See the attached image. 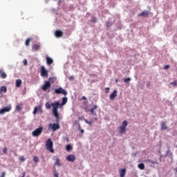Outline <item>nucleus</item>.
<instances>
[{
  "mask_svg": "<svg viewBox=\"0 0 177 177\" xmlns=\"http://www.w3.org/2000/svg\"><path fill=\"white\" fill-rule=\"evenodd\" d=\"M109 92H110V88H109V87H108V88H105V93H109Z\"/></svg>",
  "mask_w": 177,
  "mask_h": 177,
  "instance_id": "nucleus-35",
  "label": "nucleus"
},
{
  "mask_svg": "<svg viewBox=\"0 0 177 177\" xmlns=\"http://www.w3.org/2000/svg\"><path fill=\"white\" fill-rule=\"evenodd\" d=\"M49 92H50V90H48V93H49Z\"/></svg>",
  "mask_w": 177,
  "mask_h": 177,
  "instance_id": "nucleus-53",
  "label": "nucleus"
},
{
  "mask_svg": "<svg viewBox=\"0 0 177 177\" xmlns=\"http://www.w3.org/2000/svg\"><path fill=\"white\" fill-rule=\"evenodd\" d=\"M49 128H51L52 131L55 132V131H57V129H60V125H59V123H50L48 125Z\"/></svg>",
  "mask_w": 177,
  "mask_h": 177,
  "instance_id": "nucleus-6",
  "label": "nucleus"
},
{
  "mask_svg": "<svg viewBox=\"0 0 177 177\" xmlns=\"http://www.w3.org/2000/svg\"><path fill=\"white\" fill-rule=\"evenodd\" d=\"M81 128V124H79V129Z\"/></svg>",
  "mask_w": 177,
  "mask_h": 177,
  "instance_id": "nucleus-51",
  "label": "nucleus"
},
{
  "mask_svg": "<svg viewBox=\"0 0 177 177\" xmlns=\"http://www.w3.org/2000/svg\"><path fill=\"white\" fill-rule=\"evenodd\" d=\"M151 84H150V82H149L147 84V88H149V86H151Z\"/></svg>",
  "mask_w": 177,
  "mask_h": 177,
  "instance_id": "nucleus-43",
  "label": "nucleus"
},
{
  "mask_svg": "<svg viewBox=\"0 0 177 177\" xmlns=\"http://www.w3.org/2000/svg\"><path fill=\"white\" fill-rule=\"evenodd\" d=\"M125 174H127V169H120V177H124Z\"/></svg>",
  "mask_w": 177,
  "mask_h": 177,
  "instance_id": "nucleus-16",
  "label": "nucleus"
},
{
  "mask_svg": "<svg viewBox=\"0 0 177 177\" xmlns=\"http://www.w3.org/2000/svg\"><path fill=\"white\" fill-rule=\"evenodd\" d=\"M21 106H20V105H19V104H17V106H16V107H15V110L17 111H21Z\"/></svg>",
  "mask_w": 177,
  "mask_h": 177,
  "instance_id": "nucleus-27",
  "label": "nucleus"
},
{
  "mask_svg": "<svg viewBox=\"0 0 177 177\" xmlns=\"http://www.w3.org/2000/svg\"><path fill=\"white\" fill-rule=\"evenodd\" d=\"M51 106L53 107V114L54 117H55L57 120V122H59L60 121V117L59 116V112L57 109H59V106H61V104H59V102H56L51 104Z\"/></svg>",
  "mask_w": 177,
  "mask_h": 177,
  "instance_id": "nucleus-1",
  "label": "nucleus"
},
{
  "mask_svg": "<svg viewBox=\"0 0 177 177\" xmlns=\"http://www.w3.org/2000/svg\"><path fill=\"white\" fill-rule=\"evenodd\" d=\"M69 80H74V77L73 76L69 77Z\"/></svg>",
  "mask_w": 177,
  "mask_h": 177,
  "instance_id": "nucleus-47",
  "label": "nucleus"
},
{
  "mask_svg": "<svg viewBox=\"0 0 177 177\" xmlns=\"http://www.w3.org/2000/svg\"><path fill=\"white\" fill-rule=\"evenodd\" d=\"M3 154H6V153H8V149L4 148L3 150Z\"/></svg>",
  "mask_w": 177,
  "mask_h": 177,
  "instance_id": "nucleus-36",
  "label": "nucleus"
},
{
  "mask_svg": "<svg viewBox=\"0 0 177 177\" xmlns=\"http://www.w3.org/2000/svg\"><path fill=\"white\" fill-rule=\"evenodd\" d=\"M5 175H6V173L5 171H3L1 177H5Z\"/></svg>",
  "mask_w": 177,
  "mask_h": 177,
  "instance_id": "nucleus-41",
  "label": "nucleus"
},
{
  "mask_svg": "<svg viewBox=\"0 0 177 177\" xmlns=\"http://www.w3.org/2000/svg\"><path fill=\"white\" fill-rule=\"evenodd\" d=\"M38 109H41V106H39V107H37L35 106L34 108V111H33V114L35 115V114H37V111H38Z\"/></svg>",
  "mask_w": 177,
  "mask_h": 177,
  "instance_id": "nucleus-25",
  "label": "nucleus"
},
{
  "mask_svg": "<svg viewBox=\"0 0 177 177\" xmlns=\"http://www.w3.org/2000/svg\"><path fill=\"white\" fill-rule=\"evenodd\" d=\"M169 67H170L169 65H166V66H165V70H168V68H169Z\"/></svg>",
  "mask_w": 177,
  "mask_h": 177,
  "instance_id": "nucleus-42",
  "label": "nucleus"
},
{
  "mask_svg": "<svg viewBox=\"0 0 177 177\" xmlns=\"http://www.w3.org/2000/svg\"><path fill=\"white\" fill-rule=\"evenodd\" d=\"M138 16H142V17H149V11H143L142 12L139 14Z\"/></svg>",
  "mask_w": 177,
  "mask_h": 177,
  "instance_id": "nucleus-14",
  "label": "nucleus"
},
{
  "mask_svg": "<svg viewBox=\"0 0 177 177\" xmlns=\"http://www.w3.org/2000/svg\"><path fill=\"white\" fill-rule=\"evenodd\" d=\"M24 176H26V172H24V173H23V175H22L21 177H24Z\"/></svg>",
  "mask_w": 177,
  "mask_h": 177,
  "instance_id": "nucleus-48",
  "label": "nucleus"
},
{
  "mask_svg": "<svg viewBox=\"0 0 177 177\" xmlns=\"http://www.w3.org/2000/svg\"><path fill=\"white\" fill-rule=\"evenodd\" d=\"M55 93L57 95H64V96H67V91H66L63 88L59 87V88L55 89Z\"/></svg>",
  "mask_w": 177,
  "mask_h": 177,
  "instance_id": "nucleus-5",
  "label": "nucleus"
},
{
  "mask_svg": "<svg viewBox=\"0 0 177 177\" xmlns=\"http://www.w3.org/2000/svg\"><path fill=\"white\" fill-rule=\"evenodd\" d=\"M66 160L71 162H74V161H75V156L73 154L68 155L66 158Z\"/></svg>",
  "mask_w": 177,
  "mask_h": 177,
  "instance_id": "nucleus-10",
  "label": "nucleus"
},
{
  "mask_svg": "<svg viewBox=\"0 0 177 177\" xmlns=\"http://www.w3.org/2000/svg\"><path fill=\"white\" fill-rule=\"evenodd\" d=\"M170 85H173V86H176L177 85V81L174 80V82L170 83Z\"/></svg>",
  "mask_w": 177,
  "mask_h": 177,
  "instance_id": "nucleus-32",
  "label": "nucleus"
},
{
  "mask_svg": "<svg viewBox=\"0 0 177 177\" xmlns=\"http://www.w3.org/2000/svg\"><path fill=\"white\" fill-rule=\"evenodd\" d=\"M82 100H86V97L82 96Z\"/></svg>",
  "mask_w": 177,
  "mask_h": 177,
  "instance_id": "nucleus-46",
  "label": "nucleus"
},
{
  "mask_svg": "<svg viewBox=\"0 0 177 177\" xmlns=\"http://www.w3.org/2000/svg\"><path fill=\"white\" fill-rule=\"evenodd\" d=\"M150 162L153 164V165H154V164H159V162L157 161H150Z\"/></svg>",
  "mask_w": 177,
  "mask_h": 177,
  "instance_id": "nucleus-38",
  "label": "nucleus"
},
{
  "mask_svg": "<svg viewBox=\"0 0 177 177\" xmlns=\"http://www.w3.org/2000/svg\"><path fill=\"white\" fill-rule=\"evenodd\" d=\"M30 42H31V39H27L25 42L26 46H30Z\"/></svg>",
  "mask_w": 177,
  "mask_h": 177,
  "instance_id": "nucleus-26",
  "label": "nucleus"
},
{
  "mask_svg": "<svg viewBox=\"0 0 177 177\" xmlns=\"http://www.w3.org/2000/svg\"><path fill=\"white\" fill-rule=\"evenodd\" d=\"M117 93H118L117 90H114L113 93L110 95V97H109L110 100H114V99H115V97H117L118 96Z\"/></svg>",
  "mask_w": 177,
  "mask_h": 177,
  "instance_id": "nucleus-11",
  "label": "nucleus"
},
{
  "mask_svg": "<svg viewBox=\"0 0 177 177\" xmlns=\"http://www.w3.org/2000/svg\"><path fill=\"white\" fill-rule=\"evenodd\" d=\"M124 82L125 83H128L129 82V81H131V78L130 77H128V78H126V79H124Z\"/></svg>",
  "mask_w": 177,
  "mask_h": 177,
  "instance_id": "nucleus-33",
  "label": "nucleus"
},
{
  "mask_svg": "<svg viewBox=\"0 0 177 177\" xmlns=\"http://www.w3.org/2000/svg\"><path fill=\"white\" fill-rule=\"evenodd\" d=\"M54 176H55V177H59V174H57V173L55 174H54Z\"/></svg>",
  "mask_w": 177,
  "mask_h": 177,
  "instance_id": "nucleus-45",
  "label": "nucleus"
},
{
  "mask_svg": "<svg viewBox=\"0 0 177 177\" xmlns=\"http://www.w3.org/2000/svg\"><path fill=\"white\" fill-rule=\"evenodd\" d=\"M55 37H57V38H60L63 37V32L62 30H56Z\"/></svg>",
  "mask_w": 177,
  "mask_h": 177,
  "instance_id": "nucleus-13",
  "label": "nucleus"
},
{
  "mask_svg": "<svg viewBox=\"0 0 177 177\" xmlns=\"http://www.w3.org/2000/svg\"><path fill=\"white\" fill-rule=\"evenodd\" d=\"M23 63H24V66H27L28 62H27V60L26 59H24Z\"/></svg>",
  "mask_w": 177,
  "mask_h": 177,
  "instance_id": "nucleus-39",
  "label": "nucleus"
},
{
  "mask_svg": "<svg viewBox=\"0 0 177 177\" xmlns=\"http://www.w3.org/2000/svg\"><path fill=\"white\" fill-rule=\"evenodd\" d=\"M0 77L3 79L5 80L6 77H8V75H6V73L3 71L2 69H0Z\"/></svg>",
  "mask_w": 177,
  "mask_h": 177,
  "instance_id": "nucleus-12",
  "label": "nucleus"
},
{
  "mask_svg": "<svg viewBox=\"0 0 177 177\" xmlns=\"http://www.w3.org/2000/svg\"><path fill=\"white\" fill-rule=\"evenodd\" d=\"M66 103H67V97H64L62 98V102L61 104V107H62V106H64V104H66Z\"/></svg>",
  "mask_w": 177,
  "mask_h": 177,
  "instance_id": "nucleus-23",
  "label": "nucleus"
},
{
  "mask_svg": "<svg viewBox=\"0 0 177 177\" xmlns=\"http://www.w3.org/2000/svg\"><path fill=\"white\" fill-rule=\"evenodd\" d=\"M39 48H41V45L39 44H34L32 47V50H39Z\"/></svg>",
  "mask_w": 177,
  "mask_h": 177,
  "instance_id": "nucleus-15",
  "label": "nucleus"
},
{
  "mask_svg": "<svg viewBox=\"0 0 177 177\" xmlns=\"http://www.w3.org/2000/svg\"><path fill=\"white\" fill-rule=\"evenodd\" d=\"M56 165H57V167H61L62 166V163L60 162V160H59V158H57L56 161L54 163V167H56Z\"/></svg>",
  "mask_w": 177,
  "mask_h": 177,
  "instance_id": "nucleus-19",
  "label": "nucleus"
},
{
  "mask_svg": "<svg viewBox=\"0 0 177 177\" xmlns=\"http://www.w3.org/2000/svg\"><path fill=\"white\" fill-rule=\"evenodd\" d=\"M64 139L65 140H66L67 143H68V137H65Z\"/></svg>",
  "mask_w": 177,
  "mask_h": 177,
  "instance_id": "nucleus-44",
  "label": "nucleus"
},
{
  "mask_svg": "<svg viewBox=\"0 0 177 177\" xmlns=\"http://www.w3.org/2000/svg\"><path fill=\"white\" fill-rule=\"evenodd\" d=\"M49 74L48 71L45 68V66H41V77H48Z\"/></svg>",
  "mask_w": 177,
  "mask_h": 177,
  "instance_id": "nucleus-8",
  "label": "nucleus"
},
{
  "mask_svg": "<svg viewBox=\"0 0 177 177\" xmlns=\"http://www.w3.org/2000/svg\"><path fill=\"white\" fill-rule=\"evenodd\" d=\"M50 86H51L50 82L46 81L44 85L42 86L41 89L42 91H44V92H46V91H48V89H49Z\"/></svg>",
  "mask_w": 177,
  "mask_h": 177,
  "instance_id": "nucleus-7",
  "label": "nucleus"
},
{
  "mask_svg": "<svg viewBox=\"0 0 177 177\" xmlns=\"http://www.w3.org/2000/svg\"><path fill=\"white\" fill-rule=\"evenodd\" d=\"M111 26H113V24H111L110 21L106 23V27H111Z\"/></svg>",
  "mask_w": 177,
  "mask_h": 177,
  "instance_id": "nucleus-34",
  "label": "nucleus"
},
{
  "mask_svg": "<svg viewBox=\"0 0 177 177\" xmlns=\"http://www.w3.org/2000/svg\"><path fill=\"white\" fill-rule=\"evenodd\" d=\"M115 82H118V80L117 79L115 80Z\"/></svg>",
  "mask_w": 177,
  "mask_h": 177,
  "instance_id": "nucleus-52",
  "label": "nucleus"
},
{
  "mask_svg": "<svg viewBox=\"0 0 177 177\" xmlns=\"http://www.w3.org/2000/svg\"><path fill=\"white\" fill-rule=\"evenodd\" d=\"M51 106H52V104L50 105V104L49 102L46 103V109H50Z\"/></svg>",
  "mask_w": 177,
  "mask_h": 177,
  "instance_id": "nucleus-31",
  "label": "nucleus"
},
{
  "mask_svg": "<svg viewBox=\"0 0 177 177\" xmlns=\"http://www.w3.org/2000/svg\"><path fill=\"white\" fill-rule=\"evenodd\" d=\"M42 131H44V128L42 127H40L36 129L35 131H33L32 133V136H35V137L39 136V135L42 133Z\"/></svg>",
  "mask_w": 177,
  "mask_h": 177,
  "instance_id": "nucleus-4",
  "label": "nucleus"
},
{
  "mask_svg": "<svg viewBox=\"0 0 177 177\" xmlns=\"http://www.w3.org/2000/svg\"><path fill=\"white\" fill-rule=\"evenodd\" d=\"M8 91V88H6V86H3L0 88V93H6V91Z\"/></svg>",
  "mask_w": 177,
  "mask_h": 177,
  "instance_id": "nucleus-18",
  "label": "nucleus"
},
{
  "mask_svg": "<svg viewBox=\"0 0 177 177\" xmlns=\"http://www.w3.org/2000/svg\"><path fill=\"white\" fill-rule=\"evenodd\" d=\"M46 149L50 151V153H55V149H53V141L48 138L46 142Z\"/></svg>",
  "mask_w": 177,
  "mask_h": 177,
  "instance_id": "nucleus-2",
  "label": "nucleus"
},
{
  "mask_svg": "<svg viewBox=\"0 0 177 177\" xmlns=\"http://www.w3.org/2000/svg\"><path fill=\"white\" fill-rule=\"evenodd\" d=\"M80 132H81L82 133H84V129H81V130H80Z\"/></svg>",
  "mask_w": 177,
  "mask_h": 177,
  "instance_id": "nucleus-49",
  "label": "nucleus"
},
{
  "mask_svg": "<svg viewBox=\"0 0 177 177\" xmlns=\"http://www.w3.org/2000/svg\"><path fill=\"white\" fill-rule=\"evenodd\" d=\"M160 125H161V129L162 131H165V129H168V127H167V124H165V122H162Z\"/></svg>",
  "mask_w": 177,
  "mask_h": 177,
  "instance_id": "nucleus-21",
  "label": "nucleus"
},
{
  "mask_svg": "<svg viewBox=\"0 0 177 177\" xmlns=\"http://www.w3.org/2000/svg\"><path fill=\"white\" fill-rule=\"evenodd\" d=\"M46 62H47V64H48V66H50V64H52V63H53V59L49 57H47Z\"/></svg>",
  "mask_w": 177,
  "mask_h": 177,
  "instance_id": "nucleus-20",
  "label": "nucleus"
},
{
  "mask_svg": "<svg viewBox=\"0 0 177 177\" xmlns=\"http://www.w3.org/2000/svg\"><path fill=\"white\" fill-rule=\"evenodd\" d=\"M33 161L34 162H38L39 161V158H38L37 156H34Z\"/></svg>",
  "mask_w": 177,
  "mask_h": 177,
  "instance_id": "nucleus-29",
  "label": "nucleus"
},
{
  "mask_svg": "<svg viewBox=\"0 0 177 177\" xmlns=\"http://www.w3.org/2000/svg\"><path fill=\"white\" fill-rule=\"evenodd\" d=\"M19 160H21V161H26V158H24V156H21V157H20L19 158Z\"/></svg>",
  "mask_w": 177,
  "mask_h": 177,
  "instance_id": "nucleus-37",
  "label": "nucleus"
},
{
  "mask_svg": "<svg viewBox=\"0 0 177 177\" xmlns=\"http://www.w3.org/2000/svg\"><path fill=\"white\" fill-rule=\"evenodd\" d=\"M84 122H86V124H88V125H92V124L93 123V121H88V120L84 119Z\"/></svg>",
  "mask_w": 177,
  "mask_h": 177,
  "instance_id": "nucleus-30",
  "label": "nucleus"
},
{
  "mask_svg": "<svg viewBox=\"0 0 177 177\" xmlns=\"http://www.w3.org/2000/svg\"><path fill=\"white\" fill-rule=\"evenodd\" d=\"M159 162H161V158H159Z\"/></svg>",
  "mask_w": 177,
  "mask_h": 177,
  "instance_id": "nucleus-50",
  "label": "nucleus"
},
{
  "mask_svg": "<svg viewBox=\"0 0 177 177\" xmlns=\"http://www.w3.org/2000/svg\"><path fill=\"white\" fill-rule=\"evenodd\" d=\"M139 169H145V165L143 163H140L138 165Z\"/></svg>",
  "mask_w": 177,
  "mask_h": 177,
  "instance_id": "nucleus-24",
  "label": "nucleus"
},
{
  "mask_svg": "<svg viewBox=\"0 0 177 177\" xmlns=\"http://www.w3.org/2000/svg\"><path fill=\"white\" fill-rule=\"evenodd\" d=\"M91 21H92L93 23H96V21H97L96 18H93V19H91Z\"/></svg>",
  "mask_w": 177,
  "mask_h": 177,
  "instance_id": "nucleus-40",
  "label": "nucleus"
},
{
  "mask_svg": "<svg viewBox=\"0 0 177 177\" xmlns=\"http://www.w3.org/2000/svg\"><path fill=\"white\" fill-rule=\"evenodd\" d=\"M67 151H70L71 150H73V147H71V145H66V147Z\"/></svg>",
  "mask_w": 177,
  "mask_h": 177,
  "instance_id": "nucleus-28",
  "label": "nucleus"
},
{
  "mask_svg": "<svg viewBox=\"0 0 177 177\" xmlns=\"http://www.w3.org/2000/svg\"><path fill=\"white\" fill-rule=\"evenodd\" d=\"M15 82H16L15 86L17 88H20V86H21V80L18 79L16 80Z\"/></svg>",
  "mask_w": 177,
  "mask_h": 177,
  "instance_id": "nucleus-17",
  "label": "nucleus"
},
{
  "mask_svg": "<svg viewBox=\"0 0 177 177\" xmlns=\"http://www.w3.org/2000/svg\"><path fill=\"white\" fill-rule=\"evenodd\" d=\"M10 110H12L11 106H6L5 108L0 109V114H5V113H9Z\"/></svg>",
  "mask_w": 177,
  "mask_h": 177,
  "instance_id": "nucleus-9",
  "label": "nucleus"
},
{
  "mask_svg": "<svg viewBox=\"0 0 177 177\" xmlns=\"http://www.w3.org/2000/svg\"><path fill=\"white\" fill-rule=\"evenodd\" d=\"M97 109V105H93V107L90 109V112L91 114L95 113V111Z\"/></svg>",
  "mask_w": 177,
  "mask_h": 177,
  "instance_id": "nucleus-22",
  "label": "nucleus"
},
{
  "mask_svg": "<svg viewBox=\"0 0 177 177\" xmlns=\"http://www.w3.org/2000/svg\"><path fill=\"white\" fill-rule=\"evenodd\" d=\"M127 127H128V122L127 120H124L122 122V125L119 127L120 131L119 133L122 135V133H125L127 132Z\"/></svg>",
  "mask_w": 177,
  "mask_h": 177,
  "instance_id": "nucleus-3",
  "label": "nucleus"
}]
</instances>
